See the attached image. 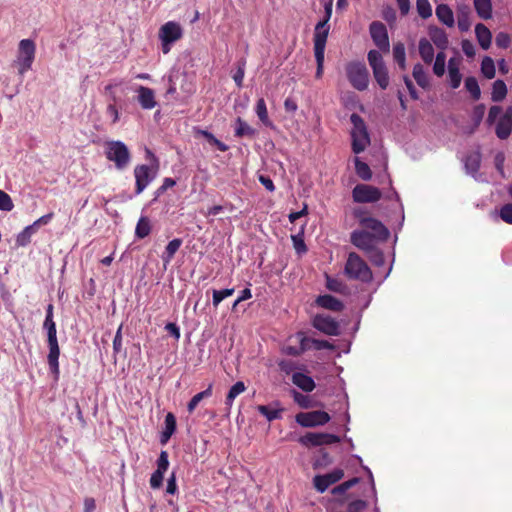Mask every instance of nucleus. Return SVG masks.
<instances>
[{
    "label": "nucleus",
    "instance_id": "69168bd1",
    "mask_svg": "<svg viewBox=\"0 0 512 512\" xmlns=\"http://www.w3.org/2000/svg\"><path fill=\"white\" fill-rule=\"evenodd\" d=\"M367 506L364 500H355L348 504L347 512H362Z\"/></svg>",
    "mask_w": 512,
    "mask_h": 512
},
{
    "label": "nucleus",
    "instance_id": "052dcab7",
    "mask_svg": "<svg viewBox=\"0 0 512 512\" xmlns=\"http://www.w3.org/2000/svg\"><path fill=\"white\" fill-rule=\"evenodd\" d=\"M326 287L330 291L340 293L344 289L345 285L341 281L331 278L330 276L327 275L326 276Z\"/></svg>",
    "mask_w": 512,
    "mask_h": 512
},
{
    "label": "nucleus",
    "instance_id": "338daca9",
    "mask_svg": "<svg viewBox=\"0 0 512 512\" xmlns=\"http://www.w3.org/2000/svg\"><path fill=\"white\" fill-rule=\"evenodd\" d=\"M461 47H462V51L464 52V54L467 57L472 58L475 56V46L470 40H468V39L462 40Z\"/></svg>",
    "mask_w": 512,
    "mask_h": 512
},
{
    "label": "nucleus",
    "instance_id": "a878e982",
    "mask_svg": "<svg viewBox=\"0 0 512 512\" xmlns=\"http://www.w3.org/2000/svg\"><path fill=\"white\" fill-rule=\"evenodd\" d=\"M419 55L426 64H431L434 59V48L429 40L421 38L419 40Z\"/></svg>",
    "mask_w": 512,
    "mask_h": 512
},
{
    "label": "nucleus",
    "instance_id": "8fccbe9b",
    "mask_svg": "<svg viewBox=\"0 0 512 512\" xmlns=\"http://www.w3.org/2000/svg\"><path fill=\"white\" fill-rule=\"evenodd\" d=\"M245 67H246V60L244 58H242L237 62V70L233 75V80L235 81L236 85L239 88H241L243 86V79L245 76Z\"/></svg>",
    "mask_w": 512,
    "mask_h": 512
},
{
    "label": "nucleus",
    "instance_id": "e2e57ef3",
    "mask_svg": "<svg viewBox=\"0 0 512 512\" xmlns=\"http://www.w3.org/2000/svg\"><path fill=\"white\" fill-rule=\"evenodd\" d=\"M164 474L160 471L155 470L150 477V486L153 489H158L162 486Z\"/></svg>",
    "mask_w": 512,
    "mask_h": 512
},
{
    "label": "nucleus",
    "instance_id": "6e6d98bb",
    "mask_svg": "<svg viewBox=\"0 0 512 512\" xmlns=\"http://www.w3.org/2000/svg\"><path fill=\"white\" fill-rule=\"evenodd\" d=\"M295 337L297 338L298 342H299V347L300 348H303V353L311 348L312 347V341H313V338H309L306 336L305 332L303 331H298L295 335Z\"/></svg>",
    "mask_w": 512,
    "mask_h": 512
},
{
    "label": "nucleus",
    "instance_id": "58836bf2",
    "mask_svg": "<svg viewBox=\"0 0 512 512\" xmlns=\"http://www.w3.org/2000/svg\"><path fill=\"white\" fill-rule=\"evenodd\" d=\"M480 70H481L482 75L485 78L493 79L495 77V74H496L494 60L491 57H489V56H485L482 59Z\"/></svg>",
    "mask_w": 512,
    "mask_h": 512
},
{
    "label": "nucleus",
    "instance_id": "0eeeda50",
    "mask_svg": "<svg viewBox=\"0 0 512 512\" xmlns=\"http://www.w3.org/2000/svg\"><path fill=\"white\" fill-rule=\"evenodd\" d=\"M158 35L161 41L162 52L168 54L171 50V45L183 37V29L179 23L168 21L160 27Z\"/></svg>",
    "mask_w": 512,
    "mask_h": 512
},
{
    "label": "nucleus",
    "instance_id": "0e129e2a",
    "mask_svg": "<svg viewBox=\"0 0 512 512\" xmlns=\"http://www.w3.org/2000/svg\"><path fill=\"white\" fill-rule=\"evenodd\" d=\"M500 217L504 222L512 224V204L502 206L500 209Z\"/></svg>",
    "mask_w": 512,
    "mask_h": 512
},
{
    "label": "nucleus",
    "instance_id": "de8ad7c7",
    "mask_svg": "<svg viewBox=\"0 0 512 512\" xmlns=\"http://www.w3.org/2000/svg\"><path fill=\"white\" fill-rule=\"evenodd\" d=\"M416 8L419 16L423 19H427L432 15V7L428 0H417Z\"/></svg>",
    "mask_w": 512,
    "mask_h": 512
},
{
    "label": "nucleus",
    "instance_id": "72a5a7b5",
    "mask_svg": "<svg viewBox=\"0 0 512 512\" xmlns=\"http://www.w3.org/2000/svg\"><path fill=\"white\" fill-rule=\"evenodd\" d=\"M257 410L270 422L276 419H280L283 412L282 408H272L271 405H259L257 406Z\"/></svg>",
    "mask_w": 512,
    "mask_h": 512
},
{
    "label": "nucleus",
    "instance_id": "f3484780",
    "mask_svg": "<svg viewBox=\"0 0 512 512\" xmlns=\"http://www.w3.org/2000/svg\"><path fill=\"white\" fill-rule=\"evenodd\" d=\"M350 241L358 249L367 252L376 246L377 239L370 232L362 229L353 231L350 235Z\"/></svg>",
    "mask_w": 512,
    "mask_h": 512
},
{
    "label": "nucleus",
    "instance_id": "6e6552de",
    "mask_svg": "<svg viewBox=\"0 0 512 512\" xmlns=\"http://www.w3.org/2000/svg\"><path fill=\"white\" fill-rule=\"evenodd\" d=\"M367 59L377 84L381 89H386L389 85V75L381 53L378 50H370Z\"/></svg>",
    "mask_w": 512,
    "mask_h": 512
},
{
    "label": "nucleus",
    "instance_id": "a19ab883",
    "mask_svg": "<svg viewBox=\"0 0 512 512\" xmlns=\"http://www.w3.org/2000/svg\"><path fill=\"white\" fill-rule=\"evenodd\" d=\"M356 174L364 181H368L372 178V171L369 165L361 161L358 157L354 160Z\"/></svg>",
    "mask_w": 512,
    "mask_h": 512
},
{
    "label": "nucleus",
    "instance_id": "3c124183",
    "mask_svg": "<svg viewBox=\"0 0 512 512\" xmlns=\"http://www.w3.org/2000/svg\"><path fill=\"white\" fill-rule=\"evenodd\" d=\"M234 288H227L223 290H213V306L217 307L225 298L234 294Z\"/></svg>",
    "mask_w": 512,
    "mask_h": 512
},
{
    "label": "nucleus",
    "instance_id": "4c0bfd02",
    "mask_svg": "<svg viewBox=\"0 0 512 512\" xmlns=\"http://www.w3.org/2000/svg\"><path fill=\"white\" fill-rule=\"evenodd\" d=\"M412 75L420 87L425 89L429 86V78L420 63L414 65Z\"/></svg>",
    "mask_w": 512,
    "mask_h": 512
},
{
    "label": "nucleus",
    "instance_id": "2f4dec72",
    "mask_svg": "<svg viewBox=\"0 0 512 512\" xmlns=\"http://www.w3.org/2000/svg\"><path fill=\"white\" fill-rule=\"evenodd\" d=\"M181 245H182V239H180V238H175L167 244L165 251L162 255V260L165 265L169 264L171 262V260L173 259L174 255L179 250Z\"/></svg>",
    "mask_w": 512,
    "mask_h": 512
},
{
    "label": "nucleus",
    "instance_id": "f03ea898",
    "mask_svg": "<svg viewBox=\"0 0 512 512\" xmlns=\"http://www.w3.org/2000/svg\"><path fill=\"white\" fill-rule=\"evenodd\" d=\"M345 275L351 280L368 283L373 274L367 263L355 252H350L344 268Z\"/></svg>",
    "mask_w": 512,
    "mask_h": 512
},
{
    "label": "nucleus",
    "instance_id": "20e7f679",
    "mask_svg": "<svg viewBox=\"0 0 512 512\" xmlns=\"http://www.w3.org/2000/svg\"><path fill=\"white\" fill-rule=\"evenodd\" d=\"M346 76L353 88L364 91L369 85V72L363 62L351 61L345 66Z\"/></svg>",
    "mask_w": 512,
    "mask_h": 512
},
{
    "label": "nucleus",
    "instance_id": "2eb2a0df",
    "mask_svg": "<svg viewBox=\"0 0 512 512\" xmlns=\"http://www.w3.org/2000/svg\"><path fill=\"white\" fill-rule=\"evenodd\" d=\"M343 477L344 471L336 468L329 473L314 476L313 485L319 493H324L331 485L337 483Z\"/></svg>",
    "mask_w": 512,
    "mask_h": 512
},
{
    "label": "nucleus",
    "instance_id": "864d4df0",
    "mask_svg": "<svg viewBox=\"0 0 512 512\" xmlns=\"http://www.w3.org/2000/svg\"><path fill=\"white\" fill-rule=\"evenodd\" d=\"M320 453V456L317 457L313 463V467L316 469V468H322V467H326L328 465H330L332 463V458L331 456L329 455L328 452H326L325 450L321 449L319 451Z\"/></svg>",
    "mask_w": 512,
    "mask_h": 512
},
{
    "label": "nucleus",
    "instance_id": "bf43d9fd",
    "mask_svg": "<svg viewBox=\"0 0 512 512\" xmlns=\"http://www.w3.org/2000/svg\"><path fill=\"white\" fill-rule=\"evenodd\" d=\"M511 43V37L506 32H499L495 37V44L497 47L506 49Z\"/></svg>",
    "mask_w": 512,
    "mask_h": 512
},
{
    "label": "nucleus",
    "instance_id": "49530a36",
    "mask_svg": "<svg viewBox=\"0 0 512 512\" xmlns=\"http://www.w3.org/2000/svg\"><path fill=\"white\" fill-rule=\"evenodd\" d=\"M445 62H446V55L444 52H439L435 56V62L433 65V72L436 76L441 77L445 73Z\"/></svg>",
    "mask_w": 512,
    "mask_h": 512
},
{
    "label": "nucleus",
    "instance_id": "9d476101",
    "mask_svg": "<svg viewBox=\"0 0 512 512\" xmlns=\"http://www.w3.org/2000/svg\"><path fill=\"white\" fill-rule=\"evenodd\" d=\"M369 32L379 52L388 53L390 51V42L385 24L381 21H373L369 26Z\"/></svg>",
    "mask_w": 512,
    "mask_h": 512
},
{
    "label": "nucleus",
    "instance_id": "ea45409f",
    "mask_svg": "<svg viewBox=\"0 0 512 512\" xmlns=\"http://www.w3.org/2000/svg\"><path fill=\"white\" fill-rule=\"evenodd\" d=\"M465 88L473 100L477 101L480 99L481 90L475 77L469 76L465 79Z\"/></svg>",
    "mask_w": 512,
    "mask_h": 512
},
{
    "label": "nucleus",
    "instance_id": "774afa93",
    "mask_svg": "<svg viewBox=\"0 0 512 512\" xmlns=\"http://www.w3.org/2000/svg\"><path fill=\"white\" fill-rule=\"evenodd\" d=\"M501 112H502V108L500 106H497V105L491 106L489 109V112H488L487 120H486L487 123L489 125H492L493 123H495L496 119L498 118V116L500 115Z\"/></svg>",
    "mask_w": 512,
    "mask_h": 512
},
{
    "label": "nucleus",
    "instance_id": "a18cd8bd",
    "mask_svg": "<svg viewBox=\"0 0 512 512\" xmlns=\"http://www.w3.org/2000/svg\"><path fill=\"white\" fill-rule=\"evenodd\" d=\"M481 156L479 153H473L466 157L465 167L470 173H476L480 168Z\"/></svg>",
    "mask_w": 512,
    "mask_h": 512
},
{
    "label": "nucleus",
    "instance_id": "13d9d810",
    "mask_svg": "<svg viewBox=\"0 0 512 512\" xmlns=\"http://www.w3.org/2000/svg\"><path fill=\"white\" fill-rule=\"evenodd\" d=\"M448 73L450 78V86L453 89H457L460 86L462 80V75L459 68L449 69Z\"/></svg>",
    "mask_w": 512,
    "mask_h": 512
},
{
    "label": "nucleus",
    "instance_id": "b1692460",
    "mask_svg": "<svg viewBox=\"0 0 512 512\" xmlns=\"http://www.w3.org/2000/svg\"><path fill=\"white\" fill-rule=\"evenodd\" d=\"M436 16L440 22L448 27H453L455 24L452 9L447 4H439L436 7Z\"/></svg>",
    "mask_w": 512,
    "mask_h": 512
},
{
    "label": "nucleus",
    "instance_id": "c03bdc74",
    "mask_svg": "<svg viewBox=\"0 0 512 512\" xmlns=\"http://www.w3.org/2000/svg\"><path fill=\"white\" fill-rule=\"evenodd\" d=\"M197 134L202 135L211 145H214L217 147V149L221 152H226L229 147L217 139L212 133L206 130H198Z\"/></svg>",
    "mask_w": 512,
    "mask_h": 512
},
{
    "label": "nucleus",
    "instance_id": "412c9836",
    "mask_svg": "<svg viewBox=\"0 0 512 512\" xmlns=\"http://www.w3.org/2000/svg\"><path fill=\"white\" fill-rule=\"evenodd\" d=\"M137 92L138 102L143 109L150 110L157 105L154 91L151 88L140 86Z\"/></svg>",
    "mask_w": 512,
    "mask_h": 512
},
{
    "label": "nucleus",
    "instance_id": "cd10ccee",
    "mask_svg": "<svg viewBox=\"0 0 512 512\" xmlns=\"http://www.w3.org/2000/svg\"><path fill=\"white\" fill-rule=\"evenodd\" d=\"M430 38L433 43L440 49L444 50L448 47V36L443 29L435 27L430 30Z\"/></svg>",
    "mask_w": 512,
    "mask_h": 512
},
{
    "label": "nucleus",
    "instance_id": "c9c22d12",
    "mask_svg": "<svg viewBox=\"0 0 512 512\" xmlns=\"http://www.w3.org/2000/svg\"><path fill=\"white\" fill-rule=\"evenodd\" d=\"M246 390V386L244 384V382L242 381H238L236 382L228 391L227 393V396H226V399H225V405L228 407V408H231L232 405H233V402L235 400V398L240 395L241 393H243L244 391Z\"/></svg>",
    "mask_w": 512,
    "mask_h": 512
},
{
    "label": "nucleus",
    "instance_id": "1a4fd4ad",
    "mask_svg": "<svg viewBox=\"0 0 512 512\" xmlns=\"http://www.w3.org/2000/svg\"><path fill=\"white\" fill-rule=\"evenodd\" d=\"M381 197L379 188L367 184H357L352 190V198L356 203H375Z\"/></svg>",
    "mask_w": 512,
    "mask_h": 512
},
{
    "label": "nucleus",
    "instance_id": "dca6fc26",
    "mask_svg": "<svg viewBox=\"0 0 512 512\" xmlns=\"http://www.w3.org/2000/svg\"><path fill=\"white\" fill-rule=\"evenodd\" d=\"M361 226L364 228L363 230L370 232L379 241H386L390 235L385 225L373 217L361 220Z\"/></svg>",
    "mask_w": 512,
    "mask_h": 512
},
{
    "label": "nucleus",
    "instance_id": "f257e3e1",
    "mask_svg": "<svg viewBox=\"0 0 512 512\" xmlns=\"http://www.w3.org/2000/svg\"><path fill=\"white\" fill-rule=\"evenodd\" d=\"M333 0H329L325 6L324 18L319 21L314 29L313 43H314V56L317 64L315 77L320 79L323 76L324 58L326 42L329 35L330 26L328 24L332 15Z\"/></svg>",
    "mask_w": 512,
    "mask_h": 512
},
{
    "label": "nucleus",
    "instance_id": "473e14b6",
    "mask_svg": "<svg viewBox=\"0 0 512 512\" xmlns=\"http://www.w3.org/2000/svg\"><path fill=\"white\" fill-rule=\"evenodd\" d=\"M212 391H213V384H209L207 389L194 395L187 404L188 412L192 413L196 409V407L200 403V401H202L205 398L211 397Z\"/></svg>",
    "mask_w": 512,
    "mask_h": 512
},
{
    "label": "nucleus",
    "instance_id": "f8f14e48",
    "mask_svg": "<svg viewBox=\"0 0 512 512\" xmlns=\"http://www.w3.org/2000/svg\"><path fill=\"white\" fill-rule=\"evenodd\" d=\"M299 442L306 447H318L340 442V437L330 433L307 432L299 438Z\"/></svg>",
    "mask_w": 512,
    "mask_h": 512
},
{
    "label": "nucleus",
    "instance_id": "6ab92c4d",
    "mask_svg": "<svg viewBox=\"0 0 512 512\" xmlns=\"http://www.w3.org/2000/svg\"><path fill=\"white\" fill-rule=\"evenodd\" d=\"M512 132V106L506 108L504 114L499 118L495 133L501 140L507 139Z\"/></svg>",
    "mask_w": 512,
    "mask_h": 512
},
{
    "label": "nucleus",
    "instance_id": "79ce46f5",
    "mask_svg": "<svg viewBox=\"0 0 512 512\" xmlns=\"http://www.w3.org/2000/svg\"><path fill=\"white\" fill-rule=\"evenodd\" d=\"M37 231L34 230L33 226H26L16 237V245L18 247H25L31 242V237Z\"/></svg>",
    "mask_w": 512,
    "mask_h": 512
},
{
    "label": "nucleus",
    "instance_id": "ddd939ff",
    "mask_svg": "<svg viewBox=\"0 0 512 512\" xmlns=\"http://www.w3.org/2000/svg\"><path fill=\"white\" fill-rule=\"evenodd\" d=\"M134 177H135V194H141L146 187L152 182L156 177V170H153L150 166L142 164L137 165L134 168Z\"/></svg>",
    "mask_w": 512,
    "mask_h": 512
},
{
    "label": "nucleus",
    "instance_id": "09e8293b",
    "mask_svg": "<svg viewBox=\"0 0 512 512\" xmlns=\"http://www.w3.org/2000/svg\"><path fill=\"white\" fill-rule=\"evenodd\" d=\"M359 482V478L354 477L352 479H349L338 486L334 487L331 491L333 495H342L345 494L347 490L355 486Z\"/></svg>",
    "mask_w": 512,
    "mask_h": 512
},
{
    "label": "nucleus",
    "instance_id": "4468645a",
    "mask_svg": "<svg viewBox=\"0 0 512 512\" xmlns=\"http://www.w3.org/2000/svg\"><path fill=\"white\" fill-rule=\"evenodd\" d=\"M315 329L329 336H338L340 334L339 323L329 315L317 314L312 320Z\"/></svg>",
    "mask_w": 512,
    "mask_h": 512
},
{
    "label": "nucleus",
    "instance_id": "aec40b11",
    "mask_svg": "<svg viewBox=\"0 0 512 512\" xmlns=\"http://www.w3.org/2000/svg\"><path fill=\"white\" fill-rule=\"evenodd\" d=\"M315 303L321 308L334 312H340L344 309V304L342 301L330 294L318 296L315 300Z\"/></svg>",
    "mask_w": 512,
    "mask_h": 512
},
{
    "label": "nucleus",
    "instance_id": "423d86ee",
    "mask_svg": "<svg viewBox=\"0 0 512 512\" xmlns=\"http://www.w3.org/2000/svg\"><path fill=\"white\" fill-rule=\"evenodd\" d=\"M36 45L31 39H22L18 45L17 57L15 65L18 68V73L24 75L31 69L35 59Z\"/></svg>",
    "mask_w": 512,
    "mask_h": 512
},
{
    "label": "nucleus",
    "instance_id": "e433bc0d",
    "mask_svg": "<svg viewBox=\"0 0 512 512\" xmlns=\"http://www.w3.org/2000/svg\"><path fill=\"white\" fill-rule=\"evenodd\" d=\"M255 112L259 118V120L267 127L272 126V122L268 116L266 102L263 98L257 100Z\"/></svg>",
    "mask_w": 512,
    "mask_h": 512
},
{
    "label": "nucleus",
    "instance_id": "7c9ffc66",
    "mask_svg": "<svg viewBox=\"0 0 512 512\" xmlns=\"http://www.w3.org/2000/svg\"><path fill=\"white\" fill-rule=\"evenodd\" d=\"M507 86L503 80H496L492 84L491 99L493 102H501L507 96Z\"/></svg>",
    "mask_w": 512,
    "mask_h": 512
},
{
    "label": "nucleus",
    "instance_id": "37998d69",
    "mask_svg": "<svg viewBox=\"0 0 512 512\" xmlns=\"http://www.w3.org/2000/svg\"><path fill=\"white\" fill-rule=\"evenodd\" d=\"M151 232L150 220L147 217H140L135 229V235L139 239L147 237Z\"/></svg>",
    "mask_w": 512,
    "mask_h": 512
},
{
    "label": "nucleus",
    "instance_id": "7ed1b4c3",
    "mask_svg": "<svg viewBox=\"0 0 512 512\" xmlns=\"http://www.w3.org/2000/svg\"><path fill=\"white\" fill-rule=\"evenodd\" d=\"M350 121L353 125L351 132L352 151L355 154H359L363 152L367 146L370 145L369 133L363 118L357 113L351 114Z\"/></svg>",
    "mask_w": 512,
    "mask_h": 512
},
{
    "label": "nucleus",
    "instance_id": "393cba45",
    "mask_svg": "<svg viewBox=\"0 0 512 512\" xmlns=\"http://www.w3.org/2000/svg\"><path fill=\"white\" fill-rule=\"evenodd\" d=\"M165 429L161 434L160 442L165 445L176 430V418L173 413L169 412L165 416Z\"/></svg>",
    "mask_w": 512,
    "mask_h": 512
},
{
    "label": "nucleus",
    "instance_id": "680f3d73",
    "mask_svg": "<svg viewBox=\"0 0 512 512\" xmlns=\"http://www.w3.org/2000/svg\"><path fill=\"white\" fill-rule=\"evenodd\" d=\"M169 467V459L168 453L166 451H161L158 459H157V471L165 473Z\"/></svg>",
    "mask_w": 512,
    "mask_h": 512
},
{
    "label": "nucleus",
    "instance_id": "a211bd4d",
    "mask_svg": "<svg viewBox=\"0 0 512 512\" xmlns=\"http://www.w3.org/2000/svg\"><path fill=\"white\" fill-rule=\"evenodd\" d=\"M49 354L47 356L48 365L51 373L54 375L55 379H58L59 376V355L60 348L56 337H48L47 338Z\"/></svg>",
    "mask_w": 512,
    "mask_h": 512
},
{
    "label": "nucleus",
    "instance_id": "f704fd0d",
    "mask_svg": "<svg viewBox=\"0 0 512 512\" xmlns=\"http://www.w3.org/2000/svg\"><path fill=\"white\" fill-rule=\"evenodd\" d=\"M393 58L402 70L406 68V49L402 42H397L394 44Z\"/></svg>",
    "mask_w": 512,
    "mask_h": 512
},
{
    "label": "nucleus",
    "instance_id": "603ef678",
    "mask_svg": "<svg viewBox=\"0 0 512 512\" xmlns=\"http://www.w3.org/2000/svg\"><path fill=\"white\" fill-rule=\"evenodd\" d=\"M13 208L14 203L10 195L5 191L0 190V210L10 212Z\"/></svg>",
    "mask_w": 512,
    "mask_h": 512
},
{
    "label": "nucleus",
    "instance_id": "5fc2aeb1",
    "mask_svg": "<svg viewBox=\"0 0 512 512\" xmlns=\"http://www.w3.org/2000/svg\"><path fill=\"white\" fill-rule=\"evenodd\" d=\"M366 253L368 254V257L373 264L377 266H381L384 264V255L382 251L379 250L376 246L372 248V250L367 251Z\"/></svg>",
    "mask_w": 512,
    "mask_h": 512
},
{
    "label": "nucleus",
    "instance_id": "4be33fe9",
    "mask_svg": "<svg viewBox=\"0 0 512 512\" xmlns=\"http://www.w3.org/2000/svg\"><path fill=\"white\" fill-rule=\"evenodd\" d=\"M292 382L304 392H311L316 386L312 377L301 372H296L292 375Z\"/></svg>",
    "mask_w": 512,
    "mask_h": 512
},
{
    "label": "nucleus",
    "instance_id": "c756f323",
    "mask_svg": "<svg viewBox=\"0 0 512 512\" xmlns=\"http://www.w3.org/2000/svg\"><path fill=\"white\" fill-rule=\"evenodd\" d=\"M256 135V130L252 128L246 121H244L241 117L236 119V128H235V136L242 137H250L253 138Z\"/></svg>",
    "mask_w": 512,
    "mask_h": 512
},
{
    "label": "nucleus",
    "instance_id": "bb28decb",
    "mask_svg": "<svg viewBox=\"0 0 512 512\" xmlns=\"http://www.w3.org/2000/svg\"><path fill=\"white\" fill-rule=\"evenodd\" d=\"M457 23L458 28L461 32H466L471 26L470 22V8L466 5L458 8L457 11Z\"/></svg>",
    "mask_w": 512,
    "mask_h": 512
},
{
    "label": "nucleus",
    "instance_id": "9b49d317",
    "mask_svg": "<svg viewBox=\"0 0 512 512\" xmlns=\"http://www.w3.org/2000/svg\"><path fill=\"white\" fill-rule=\"evenodd\" d=\"M296 422L302 427L323 426L331 419L330 415L322 410L300 412L295 417Z\"/></svg>",
    "mask_w": 512,
    "mask_h": 512
},
{
    "label": "nucleus",
    "instance_id": "39448f33",
    "mask_svg": "<svg viewBox=\"0 0 512 512\" xmlns=\"http://www.w3.org/2000/svg\"><path fill=\"white\" fill-rule=\"evenodd\" d=\"M105 156L109 161L114 162L119 170L126 168L131 159L129 149L122 141H107Z\"/></svg>",
    "mask_w": 512,
    "mask_h": 512
},
{
    "label": "nucleus",
    "instance_id": "5701e85b",
    "mask_svg": "<svg viewBox=\"0 0 512 512\" xmlns=\"http://www.w3.org/2000/svg\"><path fill=\"white\" fill-rule=\"evenodd\" d=\"M475 35L483 50H487L491 46L492 34L484 24L478 23L475 26Z\"/></svg>",
    "mask_w": 512,
    "mask_h": 512
},
{
    "label": "nucleus",
    "instance_id": "c85d7f7f",
    "mask_svg": "<svg viewBox=\"0 0 512 512\" xmlns=\"http://www.w3.org/2000/svg\"><path fill=\"white\" fill-rule=\"evenodd\" d=\"M474 8L480 18L488 20L492 17L491 0H474Z\"/></svg>",
    "mask_w": 512,
    "mask_h": 512
},
{
    "label": "nucleus",
    "instance_id": "4d7b16f0",
    "mask_svg": "<svg viewBox=\"0 0 512 512\" xmlns=\"http://www.w3.org/2000/svg\"><path fill=\"white\" fill-rule=\"evenodd\" d=\"M293 399L301 408L308 409L311 407V400L307 395L293 391Z\"/></svg>",
    "mask_w": 512,
    "mask_h": 512
}]
</instances>
